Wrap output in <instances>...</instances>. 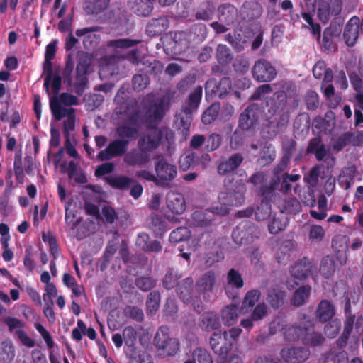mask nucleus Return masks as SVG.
I'll return each mask as SVG.
<instances>
[{"instance_id":"42","label":"nucleus","mask_w":363,"mask_h":363,"mask_svg":"<svg viewBox=\"0 0 363 363\" xmlns=\"http://www.w3.org/2000/svg\"><path fill=\"white\" fill-rule=\"evenodd\" d=\"M336 265L334 259L330 256L324 257L320 264V273L325 279H330L335 271Z\"/></svg>"},{"instance_id":"32","label":"nucleus","mask_w":363,"mask_h":363,"mask_svg":"<svg viewBox=\"0 0 363 363\" xmlns=\"http://www.w3.org/2000/svg\"><path fill=\"white\" fill-rule=\"evenodd\" d=\"M239 314V308L235 305L230 304L222 309L220 315L223 324L231 326L237 322Z\"/></svg>"},{"instance_id":"43","label":"nucleus","mask_w":363,"mask_h":363,"mask_svg":"<svg viewBox=\"0 0 363 363\" xmlns=\"http://www.w3.org/2000/svg\"><path fill=\"white\" fill-rule=\"evenodd\" d=\"M138 132V127H134L128 124H123L116 128V134L120 140L133 139L137 136Z\"/></svg>"},{"instance_id":"44","label":"nucleus","mask_w":363,"mask_h":363,"mask_svg":"<svg viewBox=\"0 0 363 363\" xmlns=\"http://www.w3.org/2000/svg\"><path fill=\"white\" fill-rule=\"evenodd\" d=\"M216 59L220 65L225 66L229 64L233 60L230 48L224 44H218L216 48Z\"/></svg>"},{"instance_id":"33","label":"nucleus","mask_w":363,"mask_h":363,"mask_svg":"<svg viewBox=\"0 0 363 363\" xmlns=\"http://www.w3.org/2000/svg\"><path fill=\"white\" fill-rule=\"evenodd\" d=\"M193 290L194 280L191 277H187L179 284L177 294L184 303L189 302L192 298Z\"/></svg>"},{"instance_id":"50","label":"nucleus","mask_w":363,"mask_h":363,"mask_svg":"<svg viewBox=\"0 0 363 363\" xmlns=\"http://www.w3.org/2000/svg\"><path fill=\"white\" fill-rule=\"evenodd\" d=\"M110 0H93L88 3L86 7V12L91 14H99L108 6Z\"/></svg>"},{"instance_id":"49","label":"nucleus","mask_w":363,"mask_h":363,"mask_svg":"<svg viewBox=\"0 0 363 363\" xmlns=\"http://www.w3.org/2000/svg\"><path fill=\"white\" fill-rule=\"evenodd\" d=\"M150 78L146 74H136L132 78V85L134 91L140 92L150 84Z\"/></svg>"},{"instance_id":"55","label":"nucleus","mask_w":363,"mask_h":363,"mask_svg":"<svg viewBox=\"0 0 363 363\" xmlns=\"http://www.w3.org/2000/svg\"><path fill=\"white\" fill-rule=\"evenodd\" d=\"M190 230L186 227H179L172 230L169 235V241L177 243L187 240L190 237Z\"/></svg>"},{"instance_id":"11","label":"nucleus","mask_w":363,"mask_h":363,"mask_svg":"<svg viewBox=\"0 0 363 363\" xmlns=\"http://www.w3.org/2000/svg\"><path fill=\"white\" fill-rule=\"evenodd\" d=\"M252 77L259 82H269L277 76L276 68L265 59H259L255 62L252 70Z\"/></svg>"},{"instance_id":"8","label":"nucleus","mask_w":363,"mask_h":363,"mask_svg":"<svg viewBox=\"0 0 363 363\" xmlns=\"http://www.w3.org/2000/svg\"><path fill=\"white\" fill-rule=\"evenodd\" d=\"M154 343L156 347L163 351V354L167 356L174 355L179 350V344L176 338L169 336V328L162 325L157 330L154 337Z\"/></svg>"},{"instance_id":"57","label":"nucleus","mask_w":363,"mask_h":363,"mask_svg":"<svg viewBox=\"0 0 363 363\" xmlns=\"http://www.w3.org/2000/svg\"><path fill=\"white\" fill-rule=\"evenodd\" d=\"M326 207H327L326 199L324 196H321L318 199V208L319 212H317L315 210H311L310 215L311 216L312 218H313L316 220H322L325 219V218L327 216Z\"/></svg>"},{"instance_id":"47","label":"nucleus","mask_w":363,"mask_h":363,"mask_svg":"<svg viewBox=\"0 0 363 363\" xmlns=\"http://www.w3.org/2000/svg\"><path fill=\"white\" fill-rule=\"evenodd\" d=\"M202 93L203 89L201 86H198L193 89L188 98V107H186V111H191L197 108L202 98Z\"/></svg>"},{"instance_id":"53","label":"nucleus","mask_w":363,"mask_h":363,"mask_svg":"<svg viewBox=\"0 0 363 363\" xmlns=\"http://www.w3.org/2000/svg\"><path fill=\"white\" fill-rule=\"evenodd\" d=\"M190 33L194 35V40L203 41L207 37L208 29L204 23H197L191 26Z\"/></svg>"},{"instance_id":"37","label":"nucleus","mask_w":363,"mask_h":363,"mask_svg":"<svg viewBox=\"0 0 363 363\" xmlns=\"http://www.w3.org/2000/svg\"><path fill=\"white\" fill-rule=\"evenodd\" d=\"M311 286L308 285L301 286L297 289L292 296L291 303L294 306H301L305 303L311 294Z\"/></svg>"},{"instance_id":"61","label":"nucleus","mask_w":363,"mask_h":363,"mask_svg":"<svg viewBox=\"0 0 363 363\" xmlns=\"http://www.w3.org/2000/svg\"><path fill=\"white\" fill-rule=\"evenodd\" d=\"M180 277L174 270H169L164 276L162 285L166 289H172L179 285Z\"/></svg>"},{"instance_id":"18","label":"nucleus","mask_w":363,"mask_h":363,"mask_svg":"<svg viewBox=\"0 0 363 363\" xmlns=\"http://www.w3.org/2000/svg\"><path fill=\"white\" fill-rule=\"evenodd\" d=\"M164 116V102L160 99H152L146 107L145 116L149 123H158Z\"/></svg>"},{"instance_id":"30","label":"nucleus","mask_w":363,"mask_h":363,"mask_svg":"<svg viewBox=\"0 0 363 363\" xmlns=\"http://www.w3.org/2000/svg\"><path fill=\"white\" fill-rule=\"evenodd\" d=\"M184 363H213V361L206 349L197 347L187 354V359Z\"/></svg>"},{"instance_id":"22","label":"nucleus","mask_w":363,"mask_h":363,"mask_svg":"<svg viewBox=\"0 0 363 363\" xmlns=\"http://www.w3.org/2000/svg\"><path fill=\"white\" fill-rule=\"evenodd\" d=\"M218 215L213 212V206L206 211L196 210L191 214V219L195 225L201 228L211 226L215 220V216Z\"/></svg>"},{"instance_id":"60","label":"nucleus","mask_w":363,"mask_h":363,"mask_svg":"<svg viewBox=\"0 0 363 363\" xmlns=\"http://www.w3.org/2000/svg\"><path fill=\"white\" fill-rule=\"evenodd\" d=\"M304 99L306 108L309 111H315L319 106V96L313 90L307 91Z\"/></svg>"},{"instance_id":"45","label":"nucleus","mask_w":363,"mask_h":363,"mask_svg":"<svg viewBox=\"0 0 363 363\" xmlns=\"http://www.w3.org/2000/svg\"><path fill=\"white\" fill-rule=\"evenodd\" d=\"M15 357L13 345L10 341H4L0 345V359L4 363H10Z\"/></svg>"},{"instance_id":"46","label":"nucleus","mask_w":363,"mask_h":363,"mask_svg":"<svg viewBox=\"0 0 363 363\" xmlns=\"http://www.w3.org/2000/svg\"><path fill=\"white\" fill-rule=\"evenodd\" d=\"M143 67L140 69V71L145 72L146 74H149L153 76L160 74L164 69V65L159 60H154L152 62L146 61L143 63Z\"/></svg>"},{"instance_id":"13","label":"nucleus","mask_w":363,"mask_h":363,"mask_svg":"<svg viewBox=\"0 0 363 363\" xmlns=\"http://www.w3.org/2000/svg\"><path fill=\"white\" fill-rule=\"evenodd\" d=\"M279 354L281 360L286 363H301L308 359L310 350L303 347H285Z\"/></svg>"},{"instance_id":"51","label":"nucleus","mask_w":363,"mask_h":363,"mask_svg":"<svg viewBox=\"0 0 363 363\" xmlns=\"http://www.w3.org/2000/svg\"><path fill=\"white\" fill-rule=\"evenodd\" d=\"M227 283L233 288L239 289L244 285V281L241 274L235 269H230L226 277Z\"/></svg>"},{"instance_id":"26","label":"nucleus","mask_w":363,"mask_h":363,"mask_svg":"<svg viewBox=\"0 0 363 363\" xmlns=\"http://www.w3.org/2000/svg\"><path fill=\"white\" fill-rule=\"evenodd\" d=\"M104 179L111 187L121 191L128 190L134 182L133 179L123 174L106 177Z\"/></svg>"},{"instance_id":"20","label":"nucleus","mask_w":363,"mask_h":363,"mask_svg":"<svg viewBox=\"0 0 363 363\" xmlns=\"http://www.w3.org/2000/svg\"><path fill=\"white\" fill-rule=\"evenodd\" d=\"M167 207L172 213L180 215L186 210V201L184 195L178 191H171L166 197Z\"/></svg>"},{"instance_id":"3","label":"nucleus","mask_w":363,"mask_h":363,"mask_svg":"<svg viewBox=\"0 0 363 363\" xmlns=\"http://www.w3.org/2000/svg\"><path fill=\"white\" fill-rule=\"evenodd\" d=\"M225 189L218 195L219 206H213V212L220 216L228 215L229 206H240L245 201L246 186L242 179L233 182V179L225 181Z\"/></svg>"},{"instance_id":"17","label":"nucleus","mask_w":363,"mask_h":363,"mask_svg":"<svg viewBox=\"0 0 363 363\" xmlns=\"http://www.w3.org/2000/svg\"><path fill=\"white\" fill-rule=\"evenodd\" d=\"M360 30V20L357 16L352 17L345 24L343 39L348 47H353L357 42Z\"/></svg>"},{"instance_id":"58","label":"nucleus","mask_w":363,"mask_h":363,"mask_svg":"<svg viewBox=\"0 0 363 363\" xmlns=\"http://www.w3.org/2000/svg\"><path fill=\"white\" fill-rule=\"evenodd\" d=\"M136 286L143 291H148L156 286L157 281L150 277H140L135 279Z\"/></svg>"},{"instance_id":"34","label":"nucleus","mask_w":363,"mask_h":363,"mask_svg":"<svg viewBox=\"0 0 363 363\" xmlns=\"http://www.w3.org/2000/svg\"><path fill=\"white\" fill-rule=\"evenodd\" d=\"M50 107L53 116L57 121H60L62 118L74 113V109L72 108H66L62 107L59 99H57L56 96H53L50 99Z\"/></svg>"},{"instance_id":"59","label":"nucleus","mask_w":363,"mask_h":363,"mask_svg":"<svg viewBox=\"0 0 363 363\" xmlns=\"http://www.w3.org/2000/svg\"><path fill=\"white\" fill-rule=\"evenodd\" d=\"M140 43L141 40H140L120 38L110 40L108 45L115 48H128L138 45Z\"/></svg>"},{"instance_id":"56","label":"nucleus","mask_w":363,"mask_h":363,"mask_svg":"<svg viewBox=\"0 0 363 363\" xmlns=\"http://www.w3.org/2000/svg\"><path fill=\"white\" fill-rule=\"evenodd\" d=\"M342 326L340 319H334L330 321L324 327L325 335L329 338H334L339 333Z\"/></svg>"},{"instance_id":"2","label":"nucleus","mask_w":363,"mask_h":363,"mask_svg":"<svg viewBox=\"0 0 363 363\" xmlns=\"http://www.w3.org/2000/svg\"><path fill=\"white\" fill-rule=\"evenodd\" d=\"M269 328L272 333L284 330V338L288 342L301 341L303 345L316 347L321 345L325 341L323 335L315 331L313 320L305 314L298 324L286 325L284 328V321L277 319L270 323Z\"/></svg>"},{"instance_id":"27","label":"nucleus","mask_w":363,"mask_h":363,"mask_svg":"<svg viewBox=\"0 0 363 363\" xmlns=\"http://www.w3.org/2000/svg\"><path fill=\"white\" fill-rule=\"evenodd\" d=\"M136 245L146 252H158L162 249L160 241L150 240L149 235L145 233L138 234Z\"/></svg>"},{"instance_id":"64","label":"nucleus","mask_w":363,"mask_h":363,"mask_svg":"<svg viewBox=\"0 0 363 363\" xmlns=\"http://www.w3.org/2000/svg\"><path fill=\"white\" fill-rule=\"evenodd\" d=\"M218 98L220 99H225L229 94L232 88V82L229 77H224L218 82Z\"/></svg>"},{"instance_id":"24","label":"nucleus","mask_w":363,"mask_h":363,"mask_svg":"<svg viewBox=\"0 0 363 363\" xmlns=\"http://www.w3.org/2000/svg\"><path fill=\"white\" fill-rule=\"evenodd\" d=\"M243 157L240 153H234L226 160L220 162L218 166V173L220 175H226L235 170L243 162Z\"/></svg>"},{"instance_id":"14","label":"nucleus","mask_w":363,"mask_h":363,"mask_svg":"<svg viewBox=\"0 0 363 363\" xmlns=\"http://www.w3.org/2000/svg\"><path fill=\"white\" fill-rule=\"evenodd\" d=\"M315 268V265L313 259L303 257L298 259L292 267L291 274L294 279L302 281L306 280L312 274Z\"/></svg>"},{"instance_id":"12","label":"nucleus","mask_w":363,"mask_h":363,"mask_svg":"<svg viewBox=\"0 0 363 363\" xmlns=\"http://www.w3.org/2000/svg\"><path fill=\"white\" fill-rule=\"evenodd\" d=\"M155 170L158 179V184L162 185L174 179L177 174V167L169 163L164 158H161L155 162Z\"/></svg>"},{"instance_id":"15","label":"nucleus","mask_w":363,"mask_h":363,"mask_svg":"<svg viewBox=\"0 0 363 363\" xmlns=\"http://www.w3.org/2000/svg\"><path fill=\"white\" fill-rule=\"evenodd\" d=\"M123 161L130 167H144L150 161V154L137 145V147L126 152Z\"/></svg>"},{"instance_id":"38","label":"nucleus","mask_w":363,"mask_h":363,"mask_svg":"<svg viewBox=\"0 0 363 363\" xmlns=\"http://www.w3.org/2000/svg\"><path fill=\"white\" fill-rule=\"evenodd\" d=\"M160 294L158 291H151L146 300V313L147 315H154L159 309L160 303Z\"/></svg>"},{"instance_id":"28","label":"nucleus","mask_w":363,"mask_h":363,"mask_svg":"<svg viewBox=\"0 0 363 363\" xmlns=\"http://www.w3.org/2000/svg\"><path fill=\"white\" fill-rule=\"evenodd\" d=\"M307 154H314L318 161H321L327 155L325 145L322 143L320 137H315L309 140L306 148Z\"/></svg>"},{"instance_id":"23","label":"nucleus","mask_w":363,"mask_h":363,"mask_svg":"<svg viewBox=\"0 0 363 363\" xmlns=\"http://www.w3.org/2000/svg\"><path fill=\"white\" fill-rule=\"evenodd\" d=\"M238 16V9L230 4H223L218 8V18L219 21L226 26L234 23Z\"/></svg>"},{"instance_id":"48","label":"nucleus","mask_w":363,"mask_h":363,"mask_svg":"<svg viewBox=\"0 0 363 363\" xmlns=\"http://www.w3.org/2000/svg\"><path fill=\"white\" fill-rule=\"evenodd\" d=\"M220 104H212L203 113L201 121L205 125L212 123L218 117L220 111Z\"/></svg>"},{"instance_id":"5","label":"nucleus","mask_w":363,"mask_h":363,"mask_svg":"<svg viewBox=\"0 0 363 363\" xmlns=\"http://www.w3.org/2000/svg\"><path fill=\"white\" fill-rule=\"evenodd\" d=\"M91 55L85 52H81L78 55V60L76 67L75 82L73 87L74 92L81 96L88 88L89 80L87 74L91 64Z\"/></svg>"},{"instance_id":"25","label":"nucleus","mask_w":363,"mask_h":363,"mask_svg":"<svg viewBox=\"0 0 363 363\" xmlns=\"http://www.w3.org/2000/svg\"><path fill=\"white\" fill-rule=\"evenodd\" d=\"M335 314L334 305L328 300H322L318 304L315 311L317 320L322 323L331 320Z\"/></svg>"},{"instance_id":"63","label":"nucleus","mask_w":363,"mask_h":363,"mask_svg":"<svg viewBox=\"0 0 363 363\" xmlns=\"http://www.w3.org/2000/svg\"><path fill=\"white\" fill-rule=\"evenodd\" d=\"M125 316L141 323L144 320V313L141 308L135 306H128L124 309Z\"/></svg>"},{"instance_id":"7","label":"nucleus","mask_w":363,"mask_h":363,"mask_svg":"<svg viewBox=\"0 0 363 363\" xmlns=\"http://www.w3.org/2000/svg\"><path fill=\"white\" fill-rule=\"evenodd\" d=\"M164 136L163 129L156 125H149L145 133L140 136L138 145L150 154L160 146Z\"/></svg>"},{"instance_id":"19","label":"nucleus","mask_w":363,"mask_h":363,"mask_svg":"<svg viewBox=\"0 0 363 363\" xmlns=\"http://www.w3.org/2000/svg\"><path fill=\"white\" fill-rule=\"evenodd\" d=\"M169 21L167 16H160L149 21L146 26V34L151 38L160 35L169 28Z\"/></svg>"},{"instance_id":"31","label":"nucleus","mask_w":363,"mask_h":363,"mask_svg":"<svg viewBox=\"0 0 363 363\" xmlns=\"http://www.w3.org/2000/svg\"><path fill=\"white\" fill-rule=\"evenodd\" d=\"M131 9L138 16H148L152 11L153 3L155 0H130Z\"/></svg>"},{"instance_id":"1","label":"nucleus","mask_w":363,"mask_h":363,"mask_svg":"<svg viewBox=\"0 0 363 363\" xmlns=\"http://www.w3.org/2000/svg\"><path fill=\"white\" fill-rule=\"evenodd\" d=\"M299 104V95L296 86L291 82H286L281 89L275 91L265 101L266 116L274 118L277 128L287 125L290 118V105L296 108Z\"/></svg>"},{"instance_id":"29","label":"nucleus","mask_w":363,"mask_h":363,"mask_svg":"<svg viewBox=\"0 0 363 363\" xmlns=\"http://www.w3.org/2000/svg\"><path fill=\"white\" fill-rule=\"evenodd\" d=\"M215 6L211 0L203 1L197 8L194 14L196 20L204 21H210L213 18L215 13Z\"/></svg>"},{"instance_id":"62","label":"nucleus","mask_w":363,"mask_h":363,"mask_svg":"<svg viewBox=\"0 0 363 363\" xmlns=\"http://www.w3.org/2000/svg\"><path fill=\"white\" fill-rule=\"evenodd\" d=\"M222 143V137L218 133L211 134L208 138H206L205 149L207 152H213L216 150L220 146Z\"/></svg>"},{"instance_id":"36","label":"nucleus","mask_w":363,"mask_h":363,"mask_svg":"<svg viewBox=\"0 0 363 363\" xmlns=\"http://www.w3.org/2000/svg\"><path fill=\"white\" fill-rule=\"evenodd\" d=\"M156 236H162L167 231V223L164 219L157 213H152L149 223Z\"/></svg>"},{"instance_id":"52","label":"nucleus","mask_w":363,"mask_h":363,"mask_svg":"<svg viewBox=\"0 0 363 363\" xmlns=\"http://www.w3.org/2000/svg\"><path fill=\"white\" fill-rule=\"evenodd\" d=\"M261 292L258 289H252L247 291L242 302V308H252L259 300Z\"/></svg>"},{"instance_id":"9","label":"nucleus","mask_w":363,"mask_h":363,"mask_svg":"<svg viewBox=\"0 0 363 363\" xmlns=\"http://www.w3.org/2000/svg\"><path fill=\"white\" fill-rule=\"evenodd\" d=\"M259 106L256 104H250L240 115L238 125L233 133L235 137L238 131L254 130L259 121Z\"/></svg>"},{"instance_id":"40","label":"nucleus","mask_w":363,"mask_h":363,"mask_svg":"<svg viewBox=\"0 0 363 363\" xmlns=\"http://www.w3.org/2000/svg\"><path fill=\"white\" fill-rule=\"evenodd\" d=\"M285 293L279 289H269L267 295V301L270 306L277 309L284 304Z\"/></svg>"},{"instance_id":"4","label":"nucleus","mask_w":363,"mask_h":363,"mask_svg":"<svg viewBox=\"0 0 363 363\" xmlns=\"http://www.w3.org/2000/svg\"><path fill=\"white\" fill-rule=\"evenodd\" d=\"M242 332L240 328L233 327L223 333L214 332L212 334L209 343L211 350L217 355L216 363H227L228 354Z\"/></svg>"},{"instance_id":"39","label":"nucleus","mask_w":363,"mask_h":363,"mask_svg":"<svg viewBox=\"0 0 363 363\" xmlns=\"http://www.w3.org/2000/svg\"><path fill=\"white\" fill-rule=\"evenodd\" d=\"M276 158V151L271 145H266L262 150L257 159V164L261 167L270 164Z\"/></svg>"},{"instance_id":"35","label":"nucleus","mask_w":363,"mask_h":363,"mask_svg":"<svg viewBox=\"0 0 363 363\" xmlns=\"http://www.w3.org/2000/svg\"><path fill=\"white\" fill-rule=\"evenodd\" d=\"M202 328L206 331L216 330L220 327L218 315L213 311L204 313L201 320Z\"/></svg>"},{"instance_id":"21","label":"nucleus","mask_w":363,"mask_h":363,"mask_svg":"<svg viewBox=\"0 0 363 363\" xmlns=\"http://www.w3.org/2000/svg\"><path fill=\"white\" fill-rule=\"evenodd\" d=\"M280 182L281 177H272L268 183L262 184L260 186L258 195L261 197L262 203H272Z\"/></svg>"},{"instance_id":"6","label":"nucleus","mask_w":363,"mask_h":363,"mask_svg":"<svg viewBox=\"0 0 363 363\" xmlns=\"http://www.w3.org/2000/svg\"><path fill=\"white\" fill-rule=\"evenodd\" d=\"M259 235L260 230L258 227L248 220L241 222L232 232L233 241L240 245L252 243Z\"/></svg>"},{"instance_id":"10","label":"nucleus","mask_w":363,"mask_h":363,"mask_svg":"<svg viewBox=\"0 0 363 363\" xmlns=\"http://www.w3.org/2000/svg\"><path fill=\"white\" fill-rule=\"evenodd\" d=\"M129 143V140H120L119 138L113 140L104 150L99 152L97 158L100 161H106L113 157L125 156Z\"/></svg>"},{"instance_id":"41","label":"nucleus","mask_w":363,"mask_h":363,"mask_svg":"<svg viewBox=\"0 0 363 363\" xmlns=\"http://www.w3.org/2000/svg\"><path fill=\"white\" fill-rule=\"evenodd\" d=\"M172 40L174 43V48L181 52L185 51L189 47V35L186 31H177L173 35Z\"/></svg>"},{"instance_id":"16","label":"nucleus","mask_w":363,"mask_h":363,"mask_svg":"<svg viewBox=\"0 0 363 363\" xmlns=\"http://www.w3.org/2000/svg\"><path fill=\"white\" fill-rule=\"evenodd\" d=\"M216 281V273L209 270L202 274L196 280L195 289L199 295H203L204 298L212 292Z\"/></svg>"},{"instance_id":"54","label":"nucleus","mask_w":363,"mask_h":363,"mask_svg":"<svg viewBox=\"0 0 363 363\" xmlns=\"http://www.w3.org/2000/svg\"><path fill=\"white\" fill-rule=\"evenodd\" d=\"M350 132H345L343 134L333 138V150L336 152L342 150L343 148L351 144Z\"/></svg>"}]
</instances>
